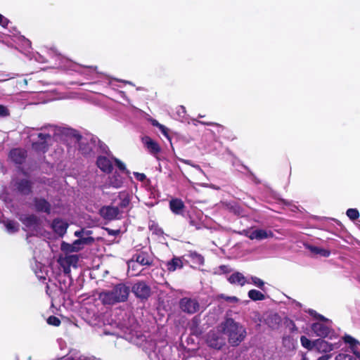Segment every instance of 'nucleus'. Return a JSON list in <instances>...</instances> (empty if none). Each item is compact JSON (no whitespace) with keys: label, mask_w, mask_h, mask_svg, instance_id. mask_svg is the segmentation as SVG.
I'll list each match as a JSON object with an SVG mask.
<instances>
[{"label":"nucleus","mask_w":360,"mask_h":360,"mask_svg":"<svg viewBox=\"0 0 360 360\" xmlns=\"http://www.w3.org/2000/svg\"><path fill=\"white\" fill-rule=\"evenodd\" d=\"M221 331L226 336L228 342L232 347L239 345L245 338L247 331L240 323L231 318L226 319L220 325Z\"/></svg>","instance_id":"obj_1"},{"label":"nucleus","mask_w":360,"mask_h":360,"mask_svg":"<svg viewBox=\"0 0 360 360\" xmlns=\"http://www.w3.org/2000/svg\"><path fill=\"white\" fill-rule=\"evenodd\" d=\"M130 292L129 287L124 283L116 285L111 290L100 294V299L105 304H114L125 302Z\"/></svg>","instance_id":"obj_2"},{"label":"nucleus","mask_w":360,"mask_h":360,"mask_svg":"<svg viewBox=\"0 0 360 360\" xmlns=\"http://www.w3.org/2000/svg\"><path fill=\"white\" fill-rule=\"evenodd\" d=\"M91 146H94L98 153H104L108 155L109 157H111V159L113 160L115 166L117 169L122 173H125L126 174H129V172L127 170L124 163H123L120 160L114 157L109 150L108 146L101 141L97 136L91 134Z\"/></svg>","instance_id":"obj_3"},{"label":"nucleus","mask_w":360,"mask_h":360,"mask_svg":"<svg viewBox=\"0 0 360 360\" xmlns=\"http://www.w3.org/2000/svg\"><path fill=\"white\" fill-rule=\"evenodd\" d=\"M309 313L321 321H325V323L316 322L311 325V330L316 336L323 338L330 337V338H331L330 334L333 333V331L330 328V321L323 316L317 314L316 311L313 309H310Z\"/></svg>","instance_id":"obj_4"},{"label":"nucleus","mask_w":360,"mask_h":360,"mask_svg":"<svg viewBox=\"0 0 360 360\" xmlns=\"http://www.w3.org/2000/svg\"><path fill=\"white\" fill-rule=\"evenodd\" d=\"M91 153L98 155L96 160L97 167L104 173L110 174L113 169V160L111 157L104 153H98L94 146H91Z\"/></svg>","instance_id":"obj_5"},{"label":"nucleus","mask_w":360,"mask_h":360,"mask_svg":"<svg viewBox=\"0 0 360 360\" xmlns=\"http://www.w3.org/2000/svg\"><path fill=\"white\" fill-rule=\"evenodd\" d=\"M99 214L104 219L108 221L120 219L123 217L120 208L115 205L103 206L99 210Z\"/></svg>","instance_id":"obj_6"},{"label":"nucleus","mask_w":360,"mask_h":360,"mask_svg":"<svg viewBox=\"0 0 360 360\" xmlns=\"http://www.w3.org/2000/svg\"><path fill=\"white\" fill-rule=\"evenodd\" d=\"M37 137L39 141L32 143V148L37 153H46L49 149L48 141L51 139V134L39 133Z\"/></svg>","instance_id":"obj_7"},{"label":"nucleus","mask_w":360,"mask_h":360,"mask_svg":"<svg viewBox=\"0 0 360 360\" xmlns=\"http://www.w3.org/2000/svg\"><path fill=\"white\" fill-rule=\"evenodd\" d=\"M132 292L138 298L144 300H147L151 294L150 287L145 281H138L131 288Z\"/></svg>","instance_id":"obj_8"},{"label":"nucleus","mask_w":360,"mask_h":360,"mask_svg":"<svg viewBox=\"0 0 360 360\" xmlns=\"http://www.w3.org/2000/svg\"><path fill=\"white\" fill-rule=\"evenodd\" d=\"M179 307L182 311L193 314L200 310V304L195 299L183 297L179 301Z\"/></svg>","instance_id":"obj_9"},{"label":"nucleus","mask_w":360,"mask_h":360,"mask_svg":"<svg viewBox=\"0 0 360 360\" xmlns=\"http://www.w3.org/2000/svg\"><path fill=\"white\" fill-rule=\"evenodd\" d=\"M153 259L146 252H141L134 254L131 261L128 263L129 267L134 266L135 262L141 266H151L153 264Z\"/></svg>","instance_id":"obj_10"},{"label":"nucleus","mask_w":360,"mask_h":360,"mask_svg":"<svg viewBox=\"0 0 360 360\" xmlns=\"http://www.w3.org/2000/svg\"><path fill=\"white\" fill-rule=\"evenodd\" d=\"M61 133L70 139H73L75 141L79 144V150L83 155H86L89 153V150L87 148L82 146L80 141L82 140V136L77 130L71 128H63Z\"/></svg>","instance_id":"obj_11"},{"label":"nucleus","mask_w":360,"mask_h":360,"mask_svg":"<svg viewBox=\"0 0 360 360\" xmlns=\"http://www.w3.org/2000/svg\"><path fill=\"white\" fill-rule=\"evenodd\" d=\"M79 261V258L77 255H67L64 257H60L58 259L59 264L63 269V272L65 274H68L70 272V266H77V264Z\"/></svg>","instance_id":"obj_12"},{"label":"nucleus","mask_w":360,"mask_h":360,"mask_svg":"<svg viewBox=\"0 0 360 360\" xmlns=\"http://www.w3.org/2000/svg\"><path fill=\"white\" fill-rule=\"evenodd\" d=\"M207 343L212 348L220 349L225 345V340L219 334L210 332L207 335Z\"/></svg>","instance_id":"obj_13"},{"label":"nucleus","mask_w":360,"mask_h":360,"mask_svg":"<svg viewBox=\"0 0 360 360\" xmlns=\"http://www.w3.org/2000/svg\"><path fill=\"white\" fill-rule=\"evenodd\" d=\"M8 156L15 164L22 165L27 158V153L25 149L17 148L11 150Z\"/></svg>","instance_id":"obj_14"},{"label":"nucleus","mask_w":360,"mask_h":360,"mask_svg":"<svg viewBox=\"0 0 360 360\" xmlns=\"http://www.w3.org/2000/svg\"><path fill=\"white\" fill-rule=\"evenodd\" d=\"M118 202H117V199H115L113 202L116 204L115 205L116 207L120 208V210L122 212V215L123 216L124 213V210L127 209L130 204V195L127 191L120 192L117 196Z\"/></svg>","instance_id":"obj_15"},{"label":"nucleus","mask_w":360,"mask_h":360,"mask_svg":"<svg viewBox=\"0 0 360 360\" xmlns=\"http://www.w3.org/2000/svg\"><path fill=\"white\" fill-rule=\"evenodd\" d=\"M15 187L17 191L23 195H29L32 193V183L28 179L18 180L15 183Z\"/></svg>","instance_id":"obj_16"},{"label":"nucleus","mask_w":360,"mask_h":360,"mask_svg":"<svg viewBox=\"0 0 360 360\" xmlns=\"http://www.w3.org/2000/svg\"><path fill=\"white\" fill-rule=\"evenodd\" d=\"M33 202L37 212H44L47 214L51 213V205L45 198L36 197L33 199Z\"/></svg>","instance_id":"obj_17"},{"label":"nucleus","mask_w":360,"mask_h":360,"mask_svg":"<svg viewBox=\"0 0 360 360\" xmlns=\"http://www.w3.org/2000/svg\"><path fill=\"white\" fill-rule=\"evenodd\" d=\"M273 236V233L271 231L264 229H255L249 232L248 237L251 240H262Z\"/></svg>","instance_id":"obj_18"},{"label":"nucleus","mask_w":360,"mask_h":360,"mask_svg":"<svg viewBox=\"0 0 360 360\" xmlns=\"http://www.w3.org/2000/svg\"><path fill=\"white\" fill-rule=\"evenodd\" d=\"M124 183V178L122 175L117 172H115L112 176L108 177V181L105 187H112L114 188H120L122 186Z\"/></svg>","instance_id":"obj_19"},{"label":"nucleus","mask_w":360,"mask_h":360,"mask_svg":"<svg viewBox=\"0 0 360 360\" xmlns=\"http://www.w3.org/2000/svg\"><path fill=\"white\" fill-rule=\"evenodd\" d=\"M142 142L147 150L153 155H156L160 152V147L158 143L153 141L149 136H144L142 138Z\"/></svg>","instance_id":"obj_20"},{"label":"nucleus","mask_w":360,"mask_h":360,"mask_svg":"<svg viewBox=\"0 0 360 360\" xmlns=\"http://www.w3.org/2000/svg\"><path fill=\"white\" fill-rule=\"evenodd\" d=\"M169 208L174 214L184 216L185 205L184 202L181 199H172L169 201Z\"/></svg>","instance_id":"obj_21"},{"label":"nucleus","mask_w":360,"mask_h":360,"mask_svg":"<svg viewBox=\"0 0 360 360\" xmlns=\"http://www.w3.org/2000/svg\"><path fill=\"white\" fill-rule=\"evenodd\" d=\"M314 348L319 353H327L333 350L334 347L323 339H318L314 341Z\"/></svg>","instance_id":"obj_22"},{"label":"nucleus","mask_w":360,"mask_h":360,"mask_svg":"<svg viewBox=\"0 0 360 360\" xmlns=\"http://www.w3.org/2000/svg\"><path fill=\"white\" fill-rule=\"evenodd\" d=\"M228 281L231 284H237L240 286H243L245 283H250V281L240 272H235L232 274L229 277Z\"/></svg>","instance_id":"obj_23"},{"label":"nucleus","mask_w":360,"mask_h":360,"mask_svg":"<svg viewBox=\"0 0 360 360\" xmlns=\"http://www.w3.org/2000/svg\"><path fill=\"white\" fill-rule=\"evenodd\" d=\"M52 226L56 233L63 236L66 233L68 224L62 219H56L53 221Z\"/></svg>","instance_id":"obj_24"},{"label":"nucleus","mask_w":360,"mask_h":360,"mask_svg":"<svg viewBox=\"0 0 360 360\" xmlns=\"http://www.w3.org/2000/svg\"><path fill=\"white\" fill-rule=\"evenodd\" d=\"M20 221L27 228L37 226L39 224V217L33 214L22 217Z\"/></svg>","instance_id":"obj_25"},{"label":"nucleus","mask_w":360,"mask_h":360,"mask_svg":"<svg viewBox=\"0 0 360 360\" xmlns=\"http://www.w3.org/2000/svg\"><path fill=\"white\" fill-rule=\"evenodd\" d=\"M344 341L350 345L351 349L357 356L360 357V343L350 335H346L343 338Z\"/></svg>","instance_id":"obj_26"},{"label":"nucleus","mask_w":360,"mask_h":360,"mask_svg":"<svg viewBox=\"0 0 360 360\" xmlns=\"http://www.w3.org/2000/svg\"><path fill=\"white\" fill-rule=\"evenodd\" d=\"M227 209L236 215L243 217L245 215L244 209L236 202H229L226 204Z\"/></svg>","instance_id":"obj_27"},{"label":"nucleus","mask_w":360,"mask_h":360,"mask_svg":"<svg viewBox=\"0 0 360 360\" xmlns=\"http://www.w3.org/2000/svg\"><path fill=\"white\" fill-rule=\"evenodd\" d=\"M305 247L313 255H319L324 257H328L330 255V250H326V249H323V248H319L317 246L307 244L305 245Z\"/></svg>","instance_id":"obj_28"},{"label":"nucleus","mask_w":360,"mask_h":360,"mask_svg":"<svg viewBox=\"0 0 360 360\" xmlns=\"http://www.w3.org/2000/svg\"><path fill=\"white\" fill-rule=\"evenodd\" d=\"M166 267L169 271H174L178 269H181L183 267L182 260L179 257H174L166 263Z\"/></svg>","instance_id":"obj_29"},{"label":"nucleus","mask_w":360,"mask_h":360,"mask_svg":"<svg viewBox=\"0 0 360 360\" xmlns=\"http://www.w3.org/2000/svg\"><path fill=\"white\" fill-rule=\"evenodd\" d=\"M88 304H89V302L86 300H83V302L81 304L80 309H79V313H80L82 318L86 323H89L90 322V311L88 307Z\"/></svg>","instance_id":"obj_30"},{"label":"nucleus","mask_w":360,"mask_h":360,"mask_svg":"<svg viewBox=\"0 0 360 360\" xmlns=\"http://www.w3.org/2000/svg\"><path fill=\"white\" fill-rule=\"evenodd\" d=\"M90 242V236H86L83 238H79L74 241L72 244L74 252H77L82 248V245L87 244Z\"/></svg>","instance_id":"obj_31"},{"label":"nucleus","mask_w":360,"mask_h":360,"mask_svg":"<svg viewBox=\"0 0 360 360\" xmlns=\"http://www.w3.org/2000/svg\"><path fill=\"white\" fill-rule=\"evenodd\" d=\"M188 257L195 264L202 265L204 263V257L196 252H190Z\"/></svg>","instance_id":"obj_32"},{"label":"nucleus","mask_w":360,"mask_h":360,"mask_svg":"<svg viewBox=\"0 0 360 360\" xmlns=\"http://www.w3.org/2000/svg\"><path fill=\"white\" fill-rule=\"evenodd\" d=\"M248 297L253 301H261L265 299V296L263 293L255 289L249 290Z\"/></svg>","instance_id":"obj_33"},{"label":"nucleus","mask_w":360,"mask_h":360,"mask_svg":"<svg viewBox=\"0 0 360 360\" xmlns=\"http://www.w3.org/2000/svg\"><path fill=\"white\" fill-rule=\"evenodd\" d=\"M248 280L250 281V283H252L259 289L264 290V282L259 278L250 276Z\"/></svg>","instance_id":"obj_34"},{"label":"nucleus","mask_w":360,"mask_h":360,"mask_svg":"<svg viewBox=\"0 0 360 360\" xmlns=\"http://www.w3.org/2000/svg\"><path fill=\"white\" fill-rule=\"evenodd\" d=\"M300 342L302 347L304 348L311 350L314 348V341L311 342L310 340H309L307 337L302 335L300 338Z\"/></svg>","instance_id":"obj_35"},{"label":"nucleus","mask_w":360,"mask_h":360,"mask_svg":"<svg viewBox=\"0 0 360 360\" xmlns=\"http://www.w3.org/2000/svg\"><path fill=\"white\" fill-rule=\"evenodd\" d=\"M357 359H360V357L354 353L353 354L340 353L335 357V360H357Z\"/></svg>","instance_id":"obj_36"},{"label":"nucleus","mask_w":360,"mask_h":360,"mask_svg":"<svg viewBox=\"0 0 360 360\" xmlns=\"http://www.w3.org/2000/svg\"><path fill=\"white\" fill-rule=\"evenodd\" d=\"M347 216L352 221L356 220L359 217V212L356 209L349 208L346 212Z\"/></svg>","instance_id":"obj_37"},{"label":"nucleus","mask_w":360,"mask_h":360,"mask_svg":"<svg viewBox=\"0 0 360 360\" xmlns=\"http://www.w3.org/2000/svg\"><path fill=\"white\" fill-rule=\"evenodd\" d=\"M46 321L49 325L53 326H59L61 323L60 319L56 316H50Z\"/></svg>","instance_id":"obj_38"},{"label":"nucleus","mask_w":360,"mask_h":360,"mask_svg":"<svg viewBox=\"0 0 360 360\" xmlns=\"http://www.w3.org/2000/svg\"><path fill=\"white\" fill-rule=\"evenodd\" d=\"M177 119L183 121L186 116V109L183 105H180L177 108L176 110Z\"/></svg>","instance_id":"obj_39"},{"label":"nucleus","mask_w":360,"mask_h":360,"mask_svg":"<svg viewBox=\"0 0 360 360\" xmlns=\"http://www.w3.org/2000/svg\"><path fill=\"white\" fill-rule=\"evenodd\" d=\"M60 249H61L62 251H63V252H65L66 253L73 252H74V249L72 248V244H70V243H65V242H63L61 243Z\"/></svg>","instance_id":"obj_40"},{"label":"nucleus","mask_w":360,"mask_h":360,"mask_svg":"<svg viewBox=\"0 0 360 360\" xmlns=\"http://www.w3.org/2000/svg\"><path fill=\"white\" fill-rule=\"evenodd\" d=\"M6 227L8 231L11 232H16L18 230L17 226H15V222L13 221H8L6 224Z\"/></svg>","instance_id":"obj_41"},{"label":"nucleus","mask_w":360,"mask_h":360,"mask_svg":"<svg viewBox=\"0 0 360 360\" xmlns=\"http://www.w3.org/2000/svg\"><path fill=\"white\" fill-rule=\"evenodd\" d=\"M9 115L10 112L7 107L0 104V117H5Z\"/></svg>","instance_id":"obj_42"},{"label":"nucleus","mask_w":360,"mask_h":360,"mask_svg":"<svg viewBox=\"0 0 360 360\" xmlns=\"http://www.w3.org/2000/svg\"><path fill=\"white\" fill-rule=\"evenodd\" d=\"M9 22L8 19L0 13V25L4 28H7Z\"/></svg>","instance_id":"obj_43"},{"label":"nucleus","mask_w":360,"mask_h":360,"mask_svg":"<svg viewBox=\"0 0 360 360\" xmlns=\"http://www.w3.org/2000/svg\"><path fill=\"white\" fill-rule=\"evenodd\" d=\"M179 160L184 164L191 165L192 167H193L194 168H195L197 169H200V167L199 165L193 164L192 162L189 160L180 159Z\"/></svg>","instance_id":"obj_44"},{"label":"nucleus","mask_w":360,"mask_h":360,"mask_svg":"<svg viewBox=\"0 0 360 360\" xmlns=\"http://www.w3.org/2000/svg\"><path fill=\"white\" fill-rule=\"evenodd\" d=\"M134 174L140 181H143L146 177V175L143 173L134 172Z\"/></svg>","instance_id":"obj_45"},{"label":"nucleus","mask_w":360,"mask_h":360,"mask_svg":"<svg viewBox=\"0 0 360 360\" xmlns=\"http://www.w3.org/2000/svg\"><path fill=\"white\" fill-rule=\"evenodd\" d=\"M219 269H220V271L222 272V273H226L228 271H229V266H226V265H221L219 267Z\"/></svg>","instance_id":"obj_46"},{"label":"nucleus","mask_w":360,"mask_h":360,"mask_svg":"<svg viewBox=\"0 0 360 360\" xmlns=\"http://www.w3.org/2000/svg\"><path fill=\"white\" fill-rule=\"evenodd\" d=\"M331 354H325L318 358L317 360H329L331 358Z\"/></svg>","instance_id":"obj_47"},{"label":"nucleus","mask_w":360,"mask_h":360,"mask_svg":"<svg viewBox=\"0 0 360 360\" xmlns=\"http://www.w3.org/2000/svg\"><path fill=\"white\" fill-rule=\"evenodd\" d=\"M151 123L153 126L155 127H162L163 128V125L160 124L156 120H153L151 121Z\"/></svg>","instance_id":"obj_48"},{"label":"nucleus","mask_w":360,"mask_h":360,"mask_svg":"<svg viewBox=\"0 0 360 360\" xmlns=\"http://www.w3.org/2000/svg\"><path fill=\"white\" fill-rule=\"evenodd\" d=\"M160 130L161 131V132L165 136H168V134H167V128L166 127H165L163 125V128L162 127H159Z\"/></svg>","instance_id":"obj_49"},{"label":"nucleus","mask_w":360,"mask_h":360,"mask_svg":"<svg viewBox=\"0 0 360 360\" xmlns=\"http://www.w3.org/2000/svg\"><path fill=\"white\" fill-rule=\"evenodd\" d=\"M82 233H83V231H82H82H75V235L76 236L80 237V238H82Z\"/></svg>","instance_id":"obj_50"},{"label":"nucleus","mask_w":360,"mask_h":360,"mask_svg":"<svg viewBox=\"0 0 360 360\" xmlns=\"http://www.w3.org/2000/svg\"><path fill=\"white\" fill-rule=\"evenodd\" d=\"M91 75L93 74V72L94 71H96V67L94 68L93 66L91 67ZM91 80H93V78L91 77ZM98 82L97 81H91V84L93 83H97Z\"/></svg>","instance_id":"obj_51"},{"label":"nucleus","mask_w":360,"mask_h":360,"mask_svg":"<svg viewBox=\"0 0 360 360\" xmlns=\"http://www.w3.org/2000/svg\"><path fill=\"white\" fill-rule=\"evenodd\" d=\"M189 224L191 226H195V222L193 219H189Z\"/></svg>","instance_id":"obj_52"},{"label":"nucleus","mask_w":360,"mask_h":360,"mask_svg":"<svg viewBox=\"0 0 360 360\" xmlns=\"http://www.w3.org/2000/svg\"><path fill=\"white\" fill-rule=\"evenodd\" d=\"M229 299L233 302H236L238 300V298L236 297H229Z\"/></svg>","instance_id":"obj_53"},{"label":"nucleus","mask_w":360,"mask_h":360,"mask_svg":"<svg viewBox=\"0 0 360 360\" xmlns=\"http://www.w3.org/2000/svg\"><path fill=\"white\" fill-rule=\"evenodd\" d=\"M96 277H98V274H94V275L91 274V279L96 278Z\"/></svg>","instance_id":"obj_54"},{"label":"nucleus","mask_w":360,"mask_h":360,"mask_svg":"<svg viewBox=\"0 0 360 360\" xmlns=\"http://www.w3.org/2000/svg\"><path fill=\"white\" fill-rule=\"evenodd\" d=\"M96 262V258L91 259V265ZM94 269V266H91V270Z\"/></svg>","instance_id":"obj_55"},{"label":"nucleus","mask_w":360,"mask_h":360,"mask_svg":"<svg viewBox=\"0 0 360 360\" xmlns=\"http://www.w3.org/2000/svg\"><path fill=\"white\" fill-rule=\"evenodd\" d=\"M301 360H309V359L307 357L306 354H303Z\"/></svg>","instance_id":"obj_56"},{"label":"nucleus","mask_w":360,"mask_h":360,"mask_svg":"<svg viewBox=\"0 0 360 360\" xmlns=\"http://www.w3.org/2000/svg\"><path fill=\"white\" fill-rule=\"evenodd\" d=\"M290 337L283 338V343H285L286 340H290Z\"/></svg>","instance_id":"obj_57"},{"label":"nucleus","mask_w":360,"mask_h":360,"mask_svg":"<svg viewBox=\"0 0 360 360\" xmlns=\"http://www.w3.org/2000/svg\"><path fill=\"white\" fill-rule=\"evenodd\" d=\"M291 330H292V331L297 330V328L294 323H292V328Z\"/></svg>","instance_id":"obj_58"},{"label":"nucleus","mask_w":360,"mask_h":360,"mask_svg":"<svg viewBox=\"0 0 360 360\" xmlns=\"http://www.w3.org/2000/svg\"><path fill=\"white\" fill-rule=\"evenodd\" d=\"M253 179H254V181L257 183V184H259V181H258L255 176H253Z\"/></svg>","instance_id":"obj_59"},{"label":"nucleus","mask_w":360,"mask_h":360,"mask_svg":"<svg viewBox=\"0 0 360 360\" xmlns=\"http://www.w3.org/2000/svg\"><path fill=\"white\" fill-rule=\"evenodd\" d=\"M91 360H101V359H98V358H96V357H92L91 356Z\"/></svg>","instance_id":"obj_60"},{"label":"nucleus","mask_w":360,"mask_h":360,"mask_svg":"<svg viewBox=\"0 0 360 360\" xmlns=\"http://www.w3.org/2000/svg\"><path fill=\"white\" fill-rule=\"evenodd\" d=\"M120 94H122V97H125V94L124 91H120Z\"/></svg>","instance_id":"obj_61"},{"label":"nucleus","mask_w":360,"mask_h":360,"mask_svg":"<svg viewBox=\"0 0 360 360\" xmlns=\"http://www.w3.org/2000/svg\"><path fill=\"white\" fill-rule=\"evenodd\" d=\"M46 288V291L48 293V290H49V286L47 285Z\"/></svg>","instance_id":"obj_62"},{"label":"nucleus","mask_w":360,"mask_h":360,"mask_svg":"<svg viewBox=\"0 0 360 360\" xmlns=\"http://www.w3.org/2000/svg\"><path fill=\"white\" fill-rule=\"evenodd\" d=\"M95 266H96V267H98V266H99V264H96L95 265Z\"/></svg>","instance_id":"obj_63"},{"label":"nucleus","mask_w":360,"mask_h":360,"mask_svg":"<svg viewBox=\"0 0 360 360\" xmlns=\"http://www.w3.org/2000/svg\"><path fill=\"white\" fill-rule=\"evenodd\" d=\"M152 227H153V226H152V225H150V226H149V228H150V229H152Z\"/></svg>","instance_id":"obj_64"}]
</instances>
